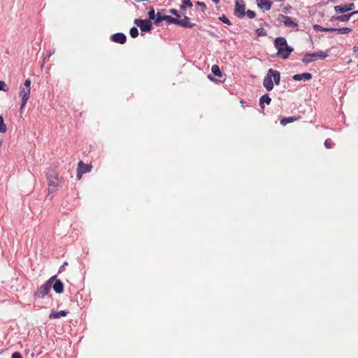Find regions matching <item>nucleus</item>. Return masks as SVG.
<instances>
[{
  "instance_id": "obj_1",
  "label": "nucleus",
  "mask_w": 358,
  "mask_h": 358,
  "mask_svg": "<svg viewBox=\"0 0 358 358\" xmlns=\"http://www.w3.org/2000/svg\"><path fill=\"white\" fill-rule=\"evenodd\" d=\"M273 45L277 50L274 57L286 60L289 58L291 53L294 51V48L289 45L287 39L283 36H278L273 41Z\"/></svg>"
},
{
  "instance_id": "obj_2",
  "label": "nucleus",
  "mask_w": 358,
  "mask_h": 358,
  "mask_svg": "<svg viewBox=\"0 0 358 358\" xmlns=\"http://www.w3.org/2000/svg\"><path fill=\"white\" fill-rule=\"evenodd\" d=\"M280 83V72L273 69H269L263 80V86L268 91L271 92L274 84L278 85Z\"/></svg>"
},
{
  "instance_id": "obj_3",
  "label": "nucleus",
  "mask_w": 358,
  "mask_h": 358,
  "mask_svg": "<svg viewBox=\"0 0 358 358\" xmlns=\"http://www.w3.org/2000/svg\"><path fill=\"white\" fill-rule=\"evenodd\" d=\"M46 177L48 182V192L53 194L59 186L58 173L54 168L49 167L46 170Z\"/></svg>"
},
{
  "instance_id": "obj_4",
  "label": "nucleus",
  "mask_w": 358,
  "mask_h": 358,
  "mask_svg": "<svg viewBox=\"0 0 358 358\" xmlns=\"http://www.w3.org/2000/svg\"><path fill=\"white\" fill-rule=\"evenodd\" d=\"M54 279L55 277H50L44 284L38 287L34 293V299H43L50 292Z\"/></svg>"
},
{
  "instance_id": "obj_5",
  "label": "nucleus",
  "mask_w": 358,
  "mask_h": 358,
  "mask_svg": "<svg viewBox=\"0 0 358 358\" xmlns=\"http://www.w3.org/2000/svg\"><path fill=\"white\" fill-rule=\"evenodd\" d=\"M245 2L244 0H236L235 1V6L234 14L239 19H242L245 16Z\"/></svg>"
},
{
  "instance_id": "obj_6",
  "label": "nucleus",
  "mask_w": 358,
  "mask_h": 358,
  "mask_svg": "<svg viewBox=\"0 0 358 358\" xmlns=\"http://www.w3.org/2000/svg\"><path fill=\"white\" fill-rule=\"evenodd\" d=\"M185 29H191L196 26V24L189 22V17L183 14V19L173 18V24Z\"/></svg>"
},
{
  "instance_id": "obj_7",
  "label": "nucleus",
  "mask_w": 358,
  "mask_h": 358,
  "mask_svg": "<svg viewBox=\"0 0 358 358\" xmlns=\"http://www.w3.org/2000/svg\"><path fill=\"white\" fill-rule=\"evenodd\" d=\"M278 20L282 22L286 27H292L296 30L298 29V24L289 16H287L283 14H278Z\"/></svg>"
},
{
  "instance_id": "obj_8",
  "label": "nucleus",
  "mask_w": 358,
  "mask_h": 358,
  "mask_svg": "<svg viewBox=\"0 0 358 358\" xmlns=\"http://www.w3.org/2000/svg\"><path fill=\"white\" fill-rule=\"evenodd\" d=\"M154 24L156 26H159L162 21H166L168 24H173V17L170 15H162L159 11L155 15V19H153Z\"/></svg>"
},
{
  "instance_id": "obj_9",
  "label": "nucleus",
  "mask_w": 358,
  "mask_h": 358,
  "mask_svg": "<svg viewBox=\"0 0 358 358\" xmlns=\"http://www.w3.org/2000/svg\"><path fill=\"white\" fill-rule=\"evenodd\" d=\"M19 95L21 97L20 110H22L26 106L28 99L30 96V89L27 87H21L20 90Z\"/></svg>"
},
{
  "instance_id": "obj_10",
  "label": "nucleus",
  "mask_w": 358,
  "mask_h": 358,
  "mask_svg": "<svg viewBox=\"0 0 358 358\" xmlns=\"http://www.w3.org/2000/svg\"><path fill=\"white\" fill-rule=\"evenodd\" d=\"M355 8L354 3L341 4L334 6V10L336 13L344 14L347 12L352 10Z\"/></svg>"
},
{
  "instance_id": "obj_11",
  "label": "nucleus",
  "mask_w": 358,
  "mask_h": 358,
  "mask_svg": "<svg viewBox=\"0 0 358 358\" xmlns=\"http://www.w3.org/2000/svg\"><path fill=\"white\" fill-rule=\"evenodd\" d=\"M52 277H55V279L52 280V287L56 294H62L64 292V285L63 282L57 278V275H54Z\"/></svg>"
},
{
  "instance_id": "obj_12",
  "label": "nucleus",
  "mask_w": 358,
  "mask_h": 358,
  "mask_svg": "<svg viewBox=\"0 0 358 358\" xmlns=\"http://www.w3.org/2000/svg\"><path fill=\"white\" fill-rule=\"evenodd\" d=\"M110 38L113 42L122 45L124 44L127 41V36L122 32L113 34L110 36Z\"/></svg>"
},
{
  "instance_id": "obj_13",
  "label": "nucleus",
  "mask_w": 358,
  "mask_h": 358,
  "mask_svg": "<svg viewBox=\"0 0 358 358\" xmlns=\"http://www.w3.org/2000/svg\"><path fill=\"white\" fill-rule=\"evenodd\" d=\"M256 2L259 8L266 11L270 10L273 5L271 0H256Z\"/></svg>"
},
{
  "instance_id": "obj_14",
  "label": "nucleus",
  "mask_w": 358,
  "mask_h": 358,
  "mask_svg": "<svg viewBox=\"0 0 358 358\" xmlns=\"http://www.w3.org/2000/svg\"><path fill=\"white\" fill-rule=\"evenodd\" d=\"M313 78V75L310 73L305 72L303 73L295 74L292 76V80L294 81H309Z\"/></svg>"
},
{
  "instance_id": "obj_15",
  "label": "nucleus",
  "mask_w": 358,
  "mask_h": 358,
  "mask_svg": "<svg viewBox=\"0 0 358 358\" xmlns=\"http://www.w3.org/2000/svg\"><path fill=\"white\" fill-rule=\"evenodd\" d=\"M329 50L327 49L326 51H322V50H319L317 52H313V53H310V52H306V56H311L313 59H315V57H318L319 59H324L326 57H327L329 55Z\"/></svg>"
},
{
  "instance_id": "obj_16",
  "label": "nucleus",
  "mask_w": 358,
  "mask_h": 358,
  "mask_svg": "<svg viewBox=\"0 0 358 358\" xmlns=\"http://www.w3.org/2000/svg\"><path fill=\"white\" fill-rule=\"evenodd\" d=\"M271 99L269 96L268 94H264L259 98V107L261 108V109L262 110L263 113H264V110L265 108L264 104L266 103V105H269L271 103Z\"/></svg>"
},
{
  "instance_id": "obj_17",
  "label": "nucleus",
  "mask_w": 358,
  "mask_h": 358,
  "mask_svg": "<svg viewBox=\"0 0 358 358\" xmlns=\"http://www.w3.org/2000/svg\"><path fill=\"white\" fill-rule=\"evenodd\" d=\"M153 29L152 24L149 20H143V22L140 26V29L141 32H150Z\"/></svg>"
},
{
  "instance_id": "obj_18",
  "label": "nucleus",
  "mask_w": 358,
  "mask_h": 358,
  "mask_svg": "<svg viewBox=\"0 0 358 358\" xmlns=\"http://www.w3.org/2000/svg\"><path fill=\"white\" fill-rule=\"evenodd\" d=\"M69 313V311L63 310L60 311H55L52 310L49 315L50 319H59L62 317H66Z\"/></svg>"
},
{
  "instance_id": "obj_19",
  "label": "nucleus",
  "mask_w": 358,
  "mask_h": 358,
  "mask_svg": "<svg viewBox=\"0 0 358 358\" xmlns=\"http://www.w3.org/2000/svg\"><path fill=\"white\" fill-rule=\"evenodd\" d=\"M92 166L90 164H85L82 161H80L78 164V170H80L83 173L90 172Z\"/></svg>"
},
{
  "instance_id": "obj_20",
  "label": "nucleus",
  "mask_w": 358,
  "mask_h": 358,
  "mask_svg": "<svg viewBox=\"0 0 358 358\" xmlns=\"http://www.w3.org/2000/svg\"><path fill=\"white\" fill-rule=\"evenodd\" d=\"M297 120V117L295 116H289L285 117L280 120V124L282 126H285L289 123H292Z\"/></svg>"
},
{
  "instance_id": "obj_21",
  "label": "nucleus",
  "mask_w": 358,
  "mask_h": 358,
  "mask_svg": "<svg viewBox=\"0 0 358 358\" xmlns=\"http://www.w3.org/2000/svg\"><path fill=\"white\" fill-rule=\"evenodd\" d=\"M211 72L212 74L216 77L222 78L223 76L219 66L217 64L213 65L211 67Z\"/></svg>"
},
{
  "instance_id": "obj_22",
  "label": "nucleus",
  "mask_w": 358,
  "mask_h": 358,
  "mask_svg": "<svg viewBox=\"0 0 358 358\" xmlns=\"http://www.w3.org/2000/svg\"><path fill=\"white\" fill-rule=\"evenodd\" d=\"M351 17H352V14H349V13L337 16L338 21L342 22H348Z\"/></svg>"
},
{
  "instance_id": "obj_23",
  "label": "nucleus",
  "mask_w": 358,
  "mask_h": 358,
  "mask_svg": "<svg viewBox=\"0 0 358 358\" xmlns=\"http://www.w3.org/2000/svg\"><path fill=\"white\" fill-rule=\"evenodd\" d=\"M352 31L349 27L336 28V32L339 34H346Z\"/></svg>"
},
{
  "instance_id": "obj_24",
  "label": "nucleus",
  "mask_w": 358,
  "mask_h": 358,
  "mask_svg": "<svg viewBox=\"0 0 358 358\" xmlns=\"http://www.w3.org/2000/svg\"><path fill=\"white\" fill-rule=\"evenodd\" d=\"M155 15L156 14H155L154 7L150 6L148 8V18L147 20H149L150 21L153 20V19H155Z\"/></svg>"
},
{
  "instance_id": "obj_25",
  "label": "nucleus",
  "mask_w": 358,
  "mask_h": 358,
  "mask_svg": "<svg viewBox=\"0 0 358 358\" xmlns=\"http://www.w3.org/2000/svg\"><path fill=\"white\" fill-rule=\"evenodd\" d=\"M129 34L131 38H136L139 35V31L137 27H132L129 30Z\"/></svg>"
},
{
  "instance_id": "obj_26",
  "label": "nucleus",
  "mask_w": 358,
  "mask_h": 358,
  "mask_svg": "<svg viewBox=\"0 0 358 358\" xmlns=\"http://www.w3.org/2000/svg\"><path fill=\"white\" fill-rule=\"evenodd\" d=\"M7 127L2 115H0V133H5Z\"/></svg>"
},
{
  "instance_id": "obj_27",
  "label": "nucleus",
  "mask_w": 358,
  "mask_h": 358,
  "mask_svg": "<svg viewBox=\"0 0 358 358\" xmlns=\"http://www.w3.org/2000/svg\"><path fill=\"white\" fill-rule=\"evenodd\" d=\"M316 59H313L311 56H306V53L304 55V57L302 58L301 59V62L303 63V64H309L312 62H314L315 61Z\"/></svg>"
},
{
  "instance_id": "obj_28",
  "label": "nucleus",
  "mask_w": 358,
  "mask_h": 358,
  "mask_svg": "<svg viewBox=\"0 0 358 358\" xmlns=\"http://www.w3.org/2000/svg\"><path fill=\"white\" fill-rule=\"evenodd\" d=\"M255 34L257 36H266L267 35L266 31L263 27L257 29L255 30Z\"/></svg>"
},
{
  "instance_id": "obj_29",
  "label": "nucleus",
  "mask_w": 358,
  "mask_h": 358,
  "mask_svg": "<svg viewBox=\"0 0 358 358\" xmlns=\"http://www.w3.org/2000/svg\"><path fill=\"white\" fill-rule=\"evenodd\" d=\"M219 20L221 21L222 23L226 24L227 25H231V21L227 18V17L225 15H222L220 17H219Z\"/></svg>"
},
{
  "instance_id": "obj_30",
  "label": "nucleus",
  "mask_w": 358,
  "mask_h": 358,
  "mask_svg": "<svg viewBox=\"0 0 358 358\" xmlns=\"http://www.w3.org/2000/svg\"><path fill=\"white\" fill-rule=\"evenodd\" d=\"M195 4L201 8V12L204 13L206 10V5L202 1H197Z\"/></svg>"
},
{
  "instance_id": "obj_31",
  "label": "nucleus",
  "mask_w": 358,
  "mask_h": 358,
  "mask_svg": "<svg viewBox=\"0 0 358 358\" xmlns=\"http://www.w3.org/2000/svg\"><path fill=\"white\" fill-rule=\"evenodd\" d=\"M169 13L172 14L173 15H174L175 16L174 18H180L181 17V15L178 12V10L175 8L170 9L169 10Z\"/></svg>"
},
{
  "instance_id": "obj_32",
  "label": "nucleus",
  "mask_w": 358,
  "mask_h": 358,
  "mask_svg": "<svg viewBox=\"0 0 358 358\" xmlns=\"http://www.w3.org/2000/svg\"><path fill=\"white\" fill-rule=\"evenodd\" d=\"M245 15L249 19H253V18H255L256 17L257 14H256V13L254 10H248L247 11H245Z\"/></svg>"
},
{
  "instance_id": "obj_33",
  "label": "nucleus",
  "mask_w": 358,
  "mask_h": 358,
  "mask_svg": "<svg viewBox=\"0 0 358 358\" xmlns=\"http://www.w3.org/2000/svg\"><path fill=\"white\" fill-rule=\"evenodd\" d=\"M324 146L328 149L331 148L334 145V143L331 138H327L324 141Z\"/></svg>"
},
{
  "instance_id": "obj_34",
  "label": "nucleus",
  "mask_w": 358,
  "mask_h": 358,
  "mask_svg": "<svg viewBox=\"0 0 358 358\" xmlns=\"http://www.w3.org/2000/svg\"><path fill=\"white\" fill-rule=\"evenodd\" d=\"M8 90L4 81L0 80V91L7 92Z\"/></svg>"
},
{
  "instance_id": "obj_35",
  "label": "nucleus",
  "mask_w": 358,
  "mask_h": 358,
  "mask_svg": "<svg viewBox=\"0 0 358 358\" xmlns=\"http://www.w3.org/2000/svg\"><path fill=\"white\" fill-rule=\"evenodd\" d=\"M181 3L182 4H185L188 6L189 8H192L193 6V4L191 1V0H181Z\"/></svg>"
},
{
  "instance_id": "obj_36",
  "label": "nucleus",
  "mask_w": 358,
  "mask_h": 358,
  "mask_svg": "<svg viewBox=\"0 0 358 358\" xmlns=\"http://www.w3.org/2000/svg\"><path fill=\"white\" fill-rule=\"evenodd\" d=\"M313 28L315 31H323L324 27L319 24H313Z\"/></svg>"
},
{
  "instance_id": "obj_37",
  "label": "nucleus",
  "mask_w": 358,
  "mask_h": 358,
  "mask_svg": "<svg viewBox=\"0 0 358 358\" xmlns=\"http://www.w3.org/2000/svg\"><path fill=\"white\" fill-rule=\"evenodd\" d=\"M11 358H23L20 352H15L12 354Z\"/></svg>"
},
{
  "instance_id": "obj_38",
  "label": "nucleus",
  "mask_w": 358,
  "mask_h": 358,
  "mask_svg": "<svg viewBox=\"0 0 358 358\" xmlns=\"http://www.w3.org/2000/svg\"><path fill=\"white\" fill-rule=\"evenodd\" d=\"M324 32H336V28L333 27H324Z\"/></svg>"
},
{
  "instance_id": "obj_39",
  "label": "nucleus",
  "mask_w": 358,
  "mask_h": 358,
  "mask_svg": "<svg viewBox=\"0 0 358 358\" xmlns=\"http://www.w3.org/2000/svg\"><path fill=\"white\" fill-rule=\"evenodd\" d=\"M31 80L29 79H27L24 81V87H23L29 88L31 90Z\"/></svg>"
},
{
  "instance_id": "obj_40",
  "label": "nucleus",
  "mask_w": 358,
  "mask_h": 358,
  "mask_svg": "<svg viewBox=\"0 0 358 358\" xmlns=\"http://www.w3.org/2000/svg\"><path fill=\"white\" fill-rule=\"evenodd\" d=\"M143 22V20L141 19H135L134 20V24L138 26L140 28V26H141L142 23Z\"/></svg>"
},
{
  "instance_id": "obj_41",
  "label": "nucleus",
  "mask_w": 358,
  "mask_h": 358,
  "mask_svg": "<svg viewBox=\"0 0 358 358\" xmlns=\"http://www.w3.org/2000/svg\"><path fill=\"white\" fill-rule=\"evenodd\" d=\"M68 265V262H65L63 263V264L62 266H60L59 268V272L61 273L63 271H64L65 269V266Z\"/></svg>"
},
{
  "instance_id": "obj_42",
  "label": "nucleus",
  "mask_w": 358,
  "mask_h": 358,
  "mask_svg": "<svg viewBox=\"0 0 358 358\" xmlns=\"http://www.w3.org/2000/svg\"><path fill=\"white\" fill-rule=\"evenodd\" d=\"M187 8H189L188 6L181 3V5L180 6V10L181 12H184L186 10Z\"/></svg>"
},
{
  "instance_id": "obj_43",
  "label": "nucleus",
  "mask_w": 358,
  "mask_h": 358,
  "mask_svg": "<svg viewBox=\"0 0 358 358\" xmlns=\"http://www.w3.org/2000/svg\"><path fill=\"white\" fill-rule=\"evenodd\" d=\"M208 78L210 81L214 82V83H217V82L218 81V80H217L215 78H214L211 74H209V75L208 76Z\"/></svg>"
},
{
  "instance_id": "obj_44",
  "label": "nucleus",
  "mask_w": 358,
  "mask_h": 358,
  "mask_svg": "<svg viewBox=\"0 0 358 358\" xmlns=\"http://www.w3.org/2000/svg\"><path fill=\"white\" fill-rule=\"evenodd\" d=\"M83 174V173L80 170H78L77 169V175H76V176H77V178L78 180H80Z\"/></svg>"
},
{
  "instance_id": "obj_45",
  "label": "nucleus",
  "mask_w": 358,
  "mask_h": 358,
  "mask_svg": "<svg viewBox=\"0 0 358 358\" xmlns=\"http://www.w3.org/2000/svg\"><path fill=\"white\" fill-rule=\"evenodd\" d=\"M291 8H292V7H291V6H290V5H288V6H287L286 7H285V8H283V11H284L285 13H287V12L289 11V10Z\"/></svg>"
},
{
  "instance_id": "obj_46",
  "label": "nucleus",
  "mask_w": 358,
  "mask_h": 358,
  "mask_svg": "<svg viewBox=\"0 0 358 358\" xmlns=\"http://www.w3.org/2000/svg\"><path fill=\"white\" fill-rule=\"evenodd\" d=\"M329 21H330V22L338 21L337 16H332V17L330 18Z\"/></svg>"
},
{
  "instance_id": "obj_47",
  "label": "nucleus",
  "mask_w": 358,
  "mask_h": 358,
  "mask_svg": "<svg viewBox=\"0 0 358 358\" xmlns=\"http://www.w3.org/2000/svg\"><path fill=\"white\" fill-rule=\"evenodd\" d=\"M264 26H265V27H268L269 25H268V24L267 22H262L260 24V27H264Z\"/></svg>"
},
{
  "instance_id": "obj_48",
  "label": "nucleus",
  "mask_w": 358,
  "mask_h": 358,
  "mask_svg": "<svg viewBox=\"0 0 358 358\" xmlns=\"http://www.w3.org/2000/svg\"><path fill=\"white\" fill-rule=\"evenodd\" d=\"M354 52L356 54L357 56H358V46L354 47Z\"/></svg>"
},
{
  "instance_id": "obj_49",
  "label": "nucleus",
  "mask_w": 358,
  "mask_h": 358,
  "mask_svg": "<svg viewBox=\"0 0 358 358\" xmlns=\"http://www.w3.org/2000/svg\"><path fill=\"white\" fill-rule=\"evenodd\" d=\"M349 14H352V17L358 14V10H355L353 12L350 13Z\"/></svg>"
},
{
  "instance_id": "obj_50",
  "label": "nucleus",
  "mask_w": 358,
  "mask_h": 358,
  "mask_svg": "<svg viewBox=\"0 0 358 358\" xmlns=\"http://www.w3.org/2000/svg\"><path fill=\"white\" fill-rule=\"evenodd\" d=\"M65 203H67V201H66V200H63V201H62V206L63 208L66 207V205L65 204Z\"/></svg>"
},
{
  "instance_id": "obj_51",
  "label": "nucleus",
  "mask_w": 358,
  "mask_h": 358,
  "mask_svg": "<svg viewBox=\"0 0 358 358\" xmlns=\"http://www.w3.org/2000/svg\"><path fill=\"white\" fill-rule=\"evenodd\" d=\"M166 10L165 9H162L159 12L161 13V14H162V13H166Z\"/></svg>"
},
{
  "instance_id": "obj_52",
  "label": "nucleus",
  "mask_w": 358,
  "mask_h": 358,
  "mask_svg": "<svg viewBox=\"0 0 358 358\" xmlns=\"http://www.w3.org/2000/svg\"><path fill=\"white\" fill-rule=\"evenodd\" d=\"M215 3H217L220 0H212Z\"/></svg>"
},
{
  "instance_id": "obj_53",
  "label": "nucleus",
  "mask_w": 358,
  "mask_h": 358,
  "mask_svg": "<svg viewBox=\"0 0 358 358\" xmlns=\"http://www.w3.org/2000/svg\"><path fill=\"white\" fill-rule=\"evenodd\" d=\"M54 52H55L54 50L53 51H50V52L49 53V56H50L52 54H53Z\"/></svg>"
},
{
  "instance_id": "obj_54",
  "label": "nucleus",
  "mask_w": 358,
  "mask_h": 358,
  "mask_svg": "<svg viewBox=\"0 0 358 358\" xmlns=\"http://www.w3.org/2000/svg\"><path fill=\"white\" fill-rule=\"evenodd\" d=\"M54 52H55L54 50L53 51H50V52L49 53V56H50L52 54H53Z\"/></svg>"
},
{
  "instance_id": "obj_55",
  "label": "nucleus",
  "mask_w": 358,
  "mask_h": 358,
  "mask_svg": "<svg viewBox=\"0 0 358 358\" xmlns=\"http://www.w3.org/2000/svg\"><path fill=\"white\" fill-rule=\"evenodd\" d=\"M240 103H241V105H243L244 101H243V100H241V101H240Z\"/></svg>"
},
{
  "instance_id": "obj_56",
  "label": "nucleus",
  "mask_w": 358,
  "mask_h": 358,
  "mask_svg": "<svg viewBox=\"0 0 358 358\" xmlns=\"http://www.w3.org/2000/svg\"><path fill=\"white\" fill-rule=\"evenodd\" d=\"M71 208H72V206H69V207H67V208H66V209L69 210H71Z\"/></svg>"
},
{
  "instance_id": "obj_57",
  "label": "nucleus",
  "mask_w": 358,
  "mask_h": 358,
  "mask_svg": "<svg viewBox=\"0 0 358 358\" xmlns=\"http://www.w3.org/2000/svg\"><path fill=\"white\" fill-rule=\"evenodd\" d=\"M357 67H358V64H357Z\"/></svg>"
}]
</instances>
